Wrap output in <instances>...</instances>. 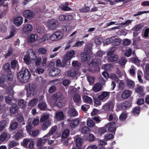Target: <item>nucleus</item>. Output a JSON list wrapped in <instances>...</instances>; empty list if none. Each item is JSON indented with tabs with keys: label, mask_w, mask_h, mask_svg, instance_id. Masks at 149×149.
<instances>
[{
	"label": "nucleus",
	"mask_w": 149,
	"mask_h": 149,
	"mask_svg": "<svg viewBox=\"0 0 149 149\" xmlns=\"http://www.w3.org/2000/svg\"><path fill=\"white\" fill-rule=\"evenodd\" d=\"M101 88V84L100 83H97L93 87V89L94 91L97 92L100 91Z\"/></svg>",
	"instance_id": "nucleus-30"
},
{
	"label": "nucleus",
	"mask_w": 149,
	"mask_h": 149,
	"mask_svg": "<svg viewBox=\"0 0 149 149\" xmlns=\"http://www.w3.org/2000/svg\"><path fill=\"white\" fill-rule=\"evenodd\" d=\"M47 104L45 102H42L39 103L38 107L41 110H45L47 108Z\"/></svg>",
	"instance_id": "nucleus-29"
},
{
	"label": "nucleus",
	"mask_w": 149,
	"mask_h": 149,
	"mask_svg": "<svg viewBox=\"0 0 149 149\" xmlns=\"http://www.w3.org/2000/svg\"><path fill=\"white\" fill-rule=\"evenodd\" d=\"M104 140L105 141H107L109 139H112L113 137V135L109 134H106L104 136Z\"/></svg>",
	"instance_id": "nucleus-54"
},
{
	"label": "nucleus",
	"mask_w": 149,
	"mask_h": 149,
	"mask_svg": "<svg viewBox=\"0 0 149 149\" xmlns=\"http://www.w3.org/2000/svg\"><path fill=\"white\" fill-rule=\"evenodd\" d=\"M70 131L69 129H66L63 132L62 137L64 138H67L69 136Z\"/></svg>",
	"instance_id": "nucleus-46"
},
{
	"label": "nucleus",
	"mask_w": 149,
	"mask_h": 149,
	"mask_svg": "<svg viewBox=\"0 0 149 149\" xmlns=\"http://www.w3.org/2000/svg\"><path fill=\"white\" fill-rule=\"evenodd\" d=\"M75 54L73 50H71L68 52L65 55V60H69L73 57Z\"/></svg>",
	"instance_id": "nucleus-17"
},
{
	"label": "nucleus",
	"mask_w": 149,
	"mask_h": 149,
	"mask_svg": "<svg viewBox=\"0 0 149 149\" xmlns=\"http://www.w3.org/2000/svg\"><path fill=\"white\" fill-rule=\"evenodd\" d=\"M39 133V131L38 130H32L29 132V134L30 135L35 136H37Z\"/></svg>",
	"instance_id": "nucleus-47"
},
{
	"label": "nucleus",
	"mask_w": 149,
	"mask_h": 149,
	"mask_svg": "<svg viewBox=\"0 0 149 149\" xmlns=\"http://www.w3.org/2000/svg\"><path fill=\"white\" fill-rule=\"evenodd\" d=\"M92 44L89 43L86 45V48L85 49V53L88 54H91L92 52Z\"/></svg>",
	"instance_id": "nucleus-26"
},
{
	"label": "nucleus",
	"mask_w": 149,
	"mask_h": 149,
	"mask_svg": "<svg viewBox=\"0 0 149 149\" xmlns=\"http://www.w3.org/2000/svg\"><path fill=\"white\" fill-rule=\"evenodd\" d=\"M11 66L12 68H14L16 67H18V64L17 61L15 60H14L11 61Z\"/></svg>",
	"instance_id": "nucleus-59"
},
{
	"label": "nucleus",
	"mask_w": 149,
	"mask_h": 149,
	"mask_svg": "<svg viewBox=\"0 0 149 149\" xmlns=\"http://www.w3.org/2000/svg\"><path fill=\"white\" fill-rule=\"evenodd\" d=\"M51 125V122L49 120L46 121L45 122L42 126V128L43 130H46L47 128Z\"/></svg>",
	"instance_id": "nucleus-37"
},
{
	"label": "nucleus",
	"mask_w": 149,
	"mask_h": 149,
	"mask_svg": "<svg viewBox=\"0 0 149 149\" xmlns=\"http://www.w3.org/2000/svg\"><path fill=\"white\" fill-rule=\"evenodd\" d=\"M57 130V127L56 126H54L52 127L50 130L49 132L46 135H45V136H47L48 138L50 139L51 137L52 138H54V136L53 135V134L56 132Z\"/></svg>",
	"instance_id": "nucleus-16"
},
{
	"label": "nucleus",
	"mask_w": 149,
	"mask_h": 149,
	"mask_svg": "<svg viewBox=\"0 0 149 149\" xmlns=\"http://www.w3.org/2000/svg\"><path fill=\"white\" fill-rule=\"evenodd\" d=\"M108 120L110 121H113L115 122L118 120V118L115 113H111L109 114Z\"/></svg>",
	"instance_id": "nucleus-31"
},
{
	"label": "nucleus",
	"mask_w": 149,
	"mask_h": 149,
	"mask_svg": "<svg viewBox=\"0 0 149 149\" xmlns=\"http://www.w3.org/2000/svg\"><path fill=\"white\" fill-rule=\"evenodd\" d=\"M107 130L104 127L100 128L98 129V132L99 134L100 135H102L104 133L106 132Z\"/></svg>",
	"instance_id": "nucleus-55"
},
{
	"label": "nucleus",
	"mask_w": 149,
	"mask_h": 149,
	"mask_svg": "<svg viewBox=\"0 0 149 149\" xmlns=\"http://www.w3.org/2000/svg\"><path fill=\"white\" fill-rule=\"evenodd\" d=\"M23 22L22 18L21 17H17L14 20V23L17 26H20Z\"/></svg>",
	"instance_id": "nucleus-20"
},
{
	"label": "nucleus",
	"mask_w": 149,
	"mask_h": 149,
	"mask_svg": "<svg viewBox=\"0 0 149 149\" xmlns=\"http://www.w3.org/2000/svg\"><path fill=\"white\" fill-rule=\"evenodd\" d=\"M24 136L22 130H20L15 133L14 137L16 139H18Z\"/></svg>",
	"instance_id": "nucleus-21"
},
{
	"label": "nucleus",
	"mask_w": 149,
	"mask_h": 149,
	"mask_svg": "<svg viewBox=\"0 0 149 149\" xmlns=\"http://www.w3.org/2000/svg\"><path fill=\"white\" fill-rule=\"evenodd\" d=\"M133 113L135 115H138L140 112V108L139 107H135L133 109Z\"/></svg>",
	"instance_id": "nucleus-53"
},
{
	"label": "nucleus",
	"mask_w": 149,
	"mask_h": 149,
	"mask_svg": "<svg viewBox=\"0 0 149 149\" xmlns=\"http://www.w3.org/2000/svg\"><path fill=\"white\" fill-rule=\"evenodd\" d=\"M114 38V36H112L110 38H109L105 40L103 42L104 44L108 45L110 44L111 42L113 40V38Z\"/></svg>",
	"instance_id": "nucleus-43"
},
{
	"label": "nucleus",
	"mask_w": 149,
	"mask_h": 149,
	"mask_svg": "<svg viewBox=\"0 0 149 149\" xmlns=\"http://www.w3.org/2000/svg\"><path fill=\"white\" fill-rule=\"evenodd\" d=\"M83 100L86 103L90 104L92 102V98L88 96L84 95L83 97Z\"/></svg>",
	"instance_id": "nucleus-39"
},
{
	"label": "nucleus",
	"mask_w": 149,
	"mask_h": 149,
	"mask_svg": "<svg viewBox=\"0 0 149 149\" xmlns=\"http://www.w3.org/2000/svg\"><path fill=\"white\" fill-rule=\"evenodd\" d=\"M143 75V73L141 71L138 70L137 72V77L138 80L140 83H142L143 81L141 78V76Z\"/></svg>",
	"instance_id": "nucleus-48"
},
{
	"label": "nucleus",
	"mask_w": 149,
	"mask_h": 149,
	"mask_svg": "<svg viewBox=\"0 0 149 149\" xmlns=\"http://www.w3.org/2000/svg\"><path fill=\"white\" fill-rule=\"evenodd\" d=\"M33 29L32 25L30 24H27L24 26L23 30L26 33H29L31 32Z\"/></svg>",
	"instance_id": "nucleus-19"
},
{
	"label": "nucleus",
	"mask_w": 149,
	"mask_h": 149,
	"mask_svg": "<svg viewBox=\"0 0 149 149\" xmlns=\"http://www.w3.org/2000/svg\"><path fill=\"white\" fill-rule=\"evenodd\" d=\"M91 130L88 127L86 126L82 128L81 132L82 133H85L90 132Z\"/></svg>",
	"instance_id": "nucleus-61"
},
{
	"label": "nucleus",
	"mask_w": 149,
	"mask_h": 149,
	"mask_svg": "<svg viewBox=\"0 0 149 149\" xmlns=\"http://www.w3.org/2000/svg\"><path fill=\"white\" fill-rule=\"evenodd\" d=\"M109 96V93L108 92H103L98 97V98L99 100H103L107 99Z\"/></svg>",
	"instance_id": "nucleus-12"
},
{
	"label": "nucleus",
	"mask_w": 149,
	"mask_h": 149,
	"mask_svg": "<svg viewBox=\"0 0 149 149\" xmlns=\"http://www.w3.org/2000/svg\"><path fill=\"white\" fill-rule=\"evenodd\" d=\"M19 143L14 141H12L10 142L9 146L10 148H13L18 145Z\"/></svg>",
	"instance_id": "nucleus-62"
},
{
	"label": "nucleus",
	"mask_w": 149,
	"mask_h": 149,
	"mask_svg": "<svg viewBox=\"0 0 149 149\" xmlns=\"http://www.w3.org/2000/svg\"><path fill=\"white\" fill-rule=\"evenodd\" d=\"M77 75H79L80 74L77 72V70H72L68 72V75L69 77H75Z\"/></svg>",
	"instance_id": "nucleus-28"
},
{
	"label": "nucleus",
	"mask_w": 149,
	"mask_h": 149,
	"mask_svg": "<svg viewBox=\"0 0 149 149\" xmlns=\"http://www.w3.org/2000/svg\"><path fill=\"white\" fill-rule=\"evenodd\" d=\"M101 61L100 60L94 59L92 60L90 63H88V65L90 67H95L97 66L100 63Z\"/></svg>",
	"instance_id": "nucleus-15"
},
{
	"label": "nucleus",
	"mask_w": 149,
	"mask_h": 149,
	"mask_svg": "<svg viewBox=\"0 0 149 149\" xmlns=\"http://www.w3.org/2000/svg\"><path fill=\"white\" fill-rule=\"evenodd\" d=\"M131 61L137 65H139L140 63V61L138 59L136 58H132Z\"/></svg>",
	"instance_id": "nucleus-64"
},
{
	"label": "nucleus",
	"mask_w": 149,
	"mask_h": 149,
	"mask_svg": "<svg viewBox=\"0 0 149 149\" xmlns=\"http://www.w3.org/2000/svg\"><path fill=\"white\" fill-rule=\"evenodd\" d=\"M73 99L74 102H78L81 100V97L79 94H75L73 96Z\"/></svg>",
	"instance_id": "nucleus-50"
},
{
	"label": "nucleus",
	"mask_w": 149,
	"mask_h": 149,
	"mask_svg": "<svg viewBox=\"0 0 149 149\" xmlns=\"http://www.w3.org/2000/svg\"><path fill=\"white\" fill-rule=\"evenodd\" d=\"M127 61V60L124 57L121 58L119 60V63L121 65H124Z\"/></svg>",
	"instance_id": "nucleus-60"
},
{
	"label": "nucleus",
	"mask_w": 149,
	"mask_h": 149,
	"mask_svg": "<svg viewBox=\"0 0 149 149\" xmlns=\"http://www.w3.org/2000/svg\"><path fill=\"white\" fill-rule=\"evenodd\" d=\"M35 15V13L30 10H26L23 13V16L24 17L30 19L32 18Z\"/></svg>",
	"instance_id": "nucleus-10"
},
{
	"label": "nucleus",
	"mask_w": 149,
	"mask_h": 149,
	"mask_svg": "<svg viewBox=\"0 0 149 149\" xmlns=\"http://www.w3.org/2000/svg\"><path fill=\"white\" fill-rule=\"evenodd\" d=\"M8 124L7 122L5 120H3L0 122V132L3 130Z\"/></svg>",
	"instance_id": "nucleus-36"
},
{
	"label": "nucleus",
	"mask_w": 149,
	"mask_h": 149,
	"mask_svg": "<svg viewBox=\"0 0 149 149\" xmlns=\"http://www.w3.org/2000/svg\"><path fill=\"white\" fill-rule=\"evenodd\" d=\"M81 57L82 61H87L90 58V54H88L84 52H82L81 54Z\"/></svg>",
	"instance_id": "nucleus-27"
},
{
	"label": "nucleus",
	"mask_w": 149,
	"mask_h": 149,
	"mask_svg": "<svg viewBox=\"0 0 149 149\" xmlns=\"http://www.w3.org/2000/svg\"><path fill=\"white\" fill-rule=\"evenodd\" d=\"M38 102V99L35 98L31 100L28 103L29 106L33 107L37 104Z\"/></svg>",
	"instance_id": "nucleus-33"
},
{
	"label": "nucleus",
	"mask_w": 149,
	"mask_h": 149,
	"mask_svg": "<svg viewBox=\"0 0 149 149\" xmlns=\"http://www.w3.org/2000/svg\"><path fill=\"white\" fill-rule=\"evenodd\" d=\"M76 142L77 147L79 148L81 146L82 142V139L80 138H78L76 139Z\"/></svg>",
	"instance_id": "nucleus-42"
},
{
	"label": "nucleus",
	"mask_w": 149,
	"mask_h": 149,
	"mask_svg": "<svg viewBox=\"0 0 149 149\" xmlns=\"http://www.w3.org/2000/svg\"><path fill=\"white\" fill-rule=\"evenodd\" d=\"M60 72V71L58 69L54 68L50 70L49 75L52 76H55L58 74Z\"/></svg>",
	"instance_id": "nucleus-18"
},
{
	"label": "nucleus",
	"mask_w": 149,
	"mask_h": 149,
	"mask_svg": "<svg viewBox=\"0 0 149 149\" xmlns=\"http://www.w3.org/2000/svg\"><path fill=\"white\" fill-rule=\"evenodd\" d=\"M86 121L87 125L89 127L92 128L95 127V123L92 119L90 118H88Z\"/></svg>",
	"instance_id": "nucleus-32"
},
{
	"label": "nucleus",
	"mask_w": 149,
	"mask_h": 149,
	"mask_svg": "<svg viewBox=\"0 0 149 149\" xmlns=\"http://www.w3.org/2000/svg\"><path fill=\"white\" fill-rule=\"evenodd\" d=\"M68 112V114L71 116H76L78 114V112L74 108L70 109Z\"/></svg>",
	"instance_id": "nucleus-22"
},
{
	"label": "nucleus",
	"mask_w": 149,
	"mask_h": 149,
	"mask_svg": "<svg viewBox=\"0 0 149 149\" xmlns=\"http://www.w3.org/2000/svg\"><path fill=\"white\" fill-rule=\"evenodd\" d=\"M143 27V26L141 24H138L135 25L132 29L133 31H134L133 36H136L138 34L139 31L140 29Z\"/></svg>",
	"instance_id": "nucleus-11"
},
{
	"label": "nucleus",
	"mask_w": 149,
	"mask_h": 149,
	"mask_svg": "<svg viewBox=\"0 0 149 149\" xmlns=\"http://www.w3.org/2000/svg\"><path fill=\"white\" fill-rule=\"evenodd\" d=\"M64 117L63 113L62 111L57 112L56 114L55 119L57 120H62Z\"/></svg>",
	"instance_id": "nucleus-23"
},
{
	"label": "nucleus",
	"mask_w": 149,
	"mask_h": 149,
	"mask_svg": "<svg viewBox=\"0 0 149 149\" xmlns=\"http://www.w3.org/2000/svg\"><path fill=\"white\" fill-rule=\"evenodd\" d=\"M50 139L48 138L47 136H44L42 138H39L37 141V146L38 149H42V147L44 146L48 140Z\"/></svg>",
	"instance_id": "nucleus-6"
},
{
	"label": "nucleus",
	"mask_w": 149,
	"mask_h": 149,
	"mask_svg": "<svg viewBox=\"0 0 149 149\" xmlns=\"http://www.w3.org/2000/svg\"><path fill=\"white\" fill-rule=\"evenodd\" d=\"M125 81L128 87L130 88L133 87L134 85V81L128 79H126Z\"/></svg>",
	"instance_id": "nucleus-35"
},
{
	"label": "nucleus",
	"mask_w": 149,
	"mask_h": 149,
	"mask_svg": "<svg viewBox=\"0 0 149 149\" xmlns=\"http://www.w3.org/2000/svg\"><path fill=\"white\" fill-rule=\"evenodd\" d=\"M84 43V42L83 41H77L72 46V47H80Z\"/></svg>",
	"instance_id": "nucleus-49"
},
{
	"label": "nucleus",
	"mask_w": 149,
	"mask_h": 149,
	"mask_svg": "<svg viewBox=\"0 0 149 149\" xmlns=\"http://www.w3.org/2000/svg\"><path fill=\"white\" fill-rule=\"evenodd\" d=\"M17 125L18 123L17 122L12 121L11 122V124L10 127V128L11 129L15 130L17 128Z\"/></svg>",
	"instance_id": "nucleus-56"
},
{
	"label": "nucleus",
	"mask_w": 149,
	"mask_h": 149,
	"mask_svg": "<svg viewBox=\"0 0 149 149\" xmlns=\"http://www.w3.org/2000/svg\"><path fill=\"white\" fill-rule=\"evenodd\" d=\"M58 25V22L55 19L48 20L45 23L46 26L51 30H53L56 28Z\"/></svg>",
	"instance_id": "nucleus-4"
},
{
	"label": "nucleus",
	"mask_w": 149,
	"mask_h": 149,
	"mask_svg": "<svg viewBox=\"0 0 149 149\" xmlns=\"http://www.w3.org/2000/svg\"><path fill=\"white\" fill-rule=\"evenodd\" d=\"M107 55L108 56L109 60L111 62L116 61L118 58L117 55L114 54H107Z\"/></svg>",
	"instance_id": "nucleus-24"
},
{
	"label": "nucleus",
	"mask_w": 149,
	"mask_h": 149,
	"mask_svg": "<svg viewBox=\"0 0 149 149\" xmlns=\"http://www.w3.org/2000/svg\"><path fill=\"white\" fill-rule=\"evenodd\" d=\"M113 108V104L111 102H108L104 104L102 107V109L105 112L111 111Z\"/></svg>",
	"instance_id": "nucleus-9"
},
{
	"label": "nucleus",
	"mask_w": 149,
	"mask_h": 149,
	"mask_svg": "<svg viewBox=\"0 0 149 149\" xmlns=\"http://www.w3.org/2000/svg\"><path fill=\"white\" fill-rule=\"evenodd\" d=\"M30 74L28 70L24 68L18 74L19 79L22 82L26 83L29 79Z\"/></svg>",
	"instance_id": "nucleus-2"
},
{
	"label": "nucleus",
	"mask_w": 149,
	"mask_h": 149,
	"mask_svg": "<svg viewBox=\"0 0 149 149\" xmlns=\"http://www.w3.org/2000/svg\"><path fill=\"white\" fill-rule=\"evenodd\" d=\"M27 54V55L24 56L23 59L25 63L29 65L34 63L36 56L35 52L32 49L28 50Z\"/></svg>",
	"instance_id": "nucleus-1"
},
{
	"label": "nucleus",
	"mask_w": 149,
	"mask_h": 149,
	"mask_svg": "<svg viewBox=\"0 0 149 149\" xmlns=\"http://www.w3.org/2000/svg\"><path fill=\"white\" fill-rule=\"evenodd\" d=\"M80 120L78 118H75L70 121V126L72 128L77 127L79 124Z\"/></svg>",
	"instance_id": "nucleus-13"
},
{
	"label": "nucleus",
	"mask_w": 149,
	"mask_h": 149,
	"mask_svg": "<svg viewBox=\"0 0 149 149\" xmlns=\"http://www.w3.org/2000/svg\"><path fill=\"white\" fill-rule=\"evenodd\" d=\"M112 67V65L109 64L104 65L102 66V68L106 70H109Z\"/></svg>",
	"instance_id": "nucleus-52"
},
{
	"label": "nucleus",
	"mask_w": 149,
	"mask_h": 149,
	"mask_svg": "<svg viewBox=\"0 0 149 149\" xmlns=\"http://www.w3.org/2000/svg\"><path fill=\"white\" fill-rule=\"evenodd\" d=\"M94 40L95 44L96 45H99L100 44L102 41V38L100 37L95 36L94 38Z\"/></svg>",
	"instance_id": "nucleus-34"
},
{
	"label": "nucleus",
	"mask_w": 149,
	"mask_h": 149,
	"mask_svg": "<svg viewBox=\"0 0 149 149\" xmlns=\"http://www.w3.org/2000/svg\"><path fill=\"white\" fill-rule=\"evenodd\" d=\"M27 93L29 95H34L36 93L37 90L35 86L33 84H30L28 85L26 87Z\"/></svg>",
	"instance_id": "nucleus-5"
},
{
	"label": "nucleus",
	"mask_w": 149,
	"mask_h": 149,
	"mask_svg": "<svg viewBox=\"0 0 149 149\" xmlns=\"http://www.w3.org/2000/svg\"><path fill=\"white\" fill-rule=\"evenodd\" d=\"M52 35L48 33L45 34L41 38L38 40L39 42H42L45 41H47L48 42L50 40H52Z\"/></svg>",
	"instance_id": "nucleus-14"
},
{
	"label": "nucleus",
	"mask_w": 149,
	"mask_h": 149,
	"mask_svg": "<svg viewBox=\"0 0 149 149\" xmlns=\"http://www.w3.org/2000/svg\"><path fill=\"white\" fill-rule=\"evenodd\" d=\"M38 52L43 54H45L46 53L47 50L44 47H41L38 50Z\"/></svg>",
	"instance_id": "nucleus-58"
},
{
	"label": "nucleus",
	"mask_w": 149,
	"mask_h": 149,
	"mask_svg": "<svg viewBox=\"0 0 149 149\" xmlns=\"http://www.w3.org/2000/svg\"><path fill=\"white\" fill-rule=\"evenodd\" d=\"M49 117V116L47 115L42 114L41 115L40 120L41 122H43L47 120Z\"/></svg>",
	"instance_id": "nucleus-57"
},
{
	"label": "nucleus",
	"mask_w": 149,
	"mask_h": 149,
	"mask_svg": "<svg viewBox=\"0 0 149 149\" xmlns=\"http://www.w3.org/2000/svg\"><path fill=\"white\" fill-rule=\"evenodd\" d=\"M63 36V32L61 31L55 32L52 35V41H57L61 39Z\"/></svg>",
	"instance_id": "nucleus-7"
},
{
	"label": "nucleus",
	"mask_w": 149,
	"mask_h": 149,
	"mask_svg": "<svg viewBox=\"0 0 149 149\" xmlns=\"http://www.w3.org/2000/svg\"><path fill=\"white\" fill-rule=\"evenodd\" d=\"M113 43L115 46L119 45L121 43V41L120 39L119 38H115L113 39Z\"/></svg>",
	"instance_id": "nucleus-41"
},
{
	"label": "nucleus",
	"mask_w": 149,
	"mask_h": 149,
	"mask_svg": "<svg viewBox=\"0 0 149 149\" xmlns=\"http://www.w3.org/2000/svg\"><path fill=\"white\" fill-rule=\"evenodd\" d=\"M16 29L15 28H13L10 32V35L9 36L6 38V39H8L13 37L15 34Z\"/></svg>",
	"instance_id": "nucleus-45"
},
{
	"label": "nucleus",
	"mask_w": 149,
	"mask_h": 149,
	"mask_svg": "<svg viewBox=\"0 0 149 149\" xmlns=\"http://www.w3.org/2000/svg\"><path fill=\"white\" fill-rule=\"evenodd\" d=\"M38 38V35L36 33H31L27 37V41L29 43L36 42Z\"/></svg>",
	"instance_id": "nucleus-8"
},
{
	"label": "nucleus",
	"mask_w": 149,
	"mask_h": 149,
	"mask_svg": "<svg viewBox=\"0 0 149 149\" xmlns=\"http://www.w3.org/2000/svg\"><path fill=\"white\" fill-rule=\"evenodd\" d=\"M132 93L129 90L124 91L122 95V97L123 99H126L129 97L131 95Z\"/></svg>",
	"instance_id": "nucleus-25"
},
{
	"label": "nucleus",
	"mask_w": 149,
	"mask_h": 149,
	"mask_svg": "<svg viewBox=\"0 0 149 149\" xmlns=\"http://www.w3.org/2000/svg\"><path fill=\"white\" fill-rule=\"evenodd\" d=\"M54 97L56 99L57 101L58 102L57 103H54L53 102H52L51 103V105L59 107H62L64 105L65 99L61 93H57L54 95Z\"/></svg>",
	"instance_id": "nucleus-3"
},
{
	"label": "nucleus",
	"mask_w": 149,
	"mask_h": 149,
	"mask_svg": "<svg viewBox=\"0 0 149 149\" xmlns=\"http://www.w3.org/2000/svg\"><path fill=\"white\" fill-rule=\"evenodd\" d=\"M136 68L134 65H132L129 70L130 74L132 76H134L135 74Z\"/></svg>",
	"instance_id": "nucleus-44"
},
{
	"label": "nucleus",
	"mask_w": 149,
	"mask_h": 149,
	"mask_svg": "<svg viewBox=\"0 0 149 149\" xmlns=\"http://www.w3.org/2000/svg\"><path fill=\"white\" fill-rule=\"evenodd\" d=\"M56 66L59 67H63L65 65V63H61V61L60 59H58L56 61Z\"/></svg>",
	"instance_id": "nucleus-51"
},
{
	"label": "nucleus",
	"mask_w": 149,
	"mask_h": 149,
	"mask_svg": "<svg viewBox=\"0 0 149 149\" xmlns=\"http://www.w3.org/2000/svg\"><path fill=\"white\" fill-rule=\"evenodd\" d=\"M18 108L15 104H14L10 108V111L11 113H14L17 112Z\"/></svg>",
	"instance_id": "nucleus-40"
},
{
	"label": "nucleus",
	"mask_w": 149,
	"mask_h": 149,
	"mask_svg": "<svg viewBox=\"0 0 149 149\" xmlns=\"http://www.w3.org/2000/svg\"><path fill=\"white\" fill-rule=\"evenodd\" d=\"M8 137L7 134L5 132L3 133L0 135V142H3L7 139Z\"/></svg>",
	"instance_id": "nucleus-38"
},
{
	"label": "nucleus",
	"mask_w": 149,
	"mask_h": 149,
	"mask_svg": "<svg viewBox=\"0 0 149 149\" xmlns=\"http://www.w3.org/2000/svg\"><path fill=\"white\" fill-rule=\"evenodd\" d=\"M110 79L114 80L116 81H117L118 80V78L116 74H111L110 77Z\"/></svg>",
	"instance_id": "nucleus-63"
}]
</instances>
